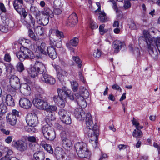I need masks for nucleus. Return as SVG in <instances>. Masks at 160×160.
<instances>
[{"label": "nucleus", "mask_w": 160, "mask_h": 160, "mask_svg": "<svg viewBox=\"0 0 160 160\" xmlns=\"http://www.w3.org/2000/svg\"><path fill=\"white\" fill-rule=\"evenodd\" d=\"M143 33L144 37L141 36L138 38L139 44H140V41L144 39V41L147 44L149 54L154 59H157L158 55L156 48L157 47V48L156 41L158 38H152L148 32L146 30L143 31Z\"/></svg>", "instance_id": "nucleus-1"}, {"label": "nucleus", "mask_w": 160, "mask_h": 160, "mask_svg": "<svg viewBox=\"0 0 160 160\" xmlns=\"http://www.w3.org/2000/svg\"><path fill=\"white\" fill-rule=\"evenodd\" d=\"M50 46L47 48V52L45 51L46 44L44 43H41L40 46L37 45H34L33 46L34 50L37 53H41L45 55L47 54L50 58L54 59L57 57L55 47L60 48L62 46L61 42H58L57 44L55 41L52 42H50Z\"/></svg>", "instance_id": "nucleus-2"}, {"label": "nucleus", "mask_w": 160, "mask_h": 160, "mask_svg": "<svg viewBox=\"0 0 160 160\" xmlns=\"http://www.w3.org/2000/svg\"><path fill=\"white\" fill-rule=\"evenodd\" d=\"M86 123L88 131V135L89 137H92L90 139L92 142V144L93 147L96 146L97 141L99 134L98 126L95 123L94 124L92 117L90 113H88L86 116Z\"/></svg>", "instance_id": "nucleus-3"}, {"label": "nucleus", "mask_w": 160, "mask_h": 160, "mask_svg": "<svg viewBox=\"0 0 160 160\" xmlns=\"http://www.w3.org/2000/svg\"><path fill=\"white\" fill-rule=\"evenodd\" d=\"M58 96H54L53 99L55 103L59 107L63 108L65 105V99L68 98L72 100L74 99V96L72 92L69 90L64 87L62 89L58 88L57 90Z\"/></svg>", "instance_id": "nucleus-4"}, {"label": "nucleus", "mask_w": 160, "mask_h": 160, "mask_svg": "<svg viewBox=\"0 0 160 160\" xmlns=\"http://www.w3.org/2000/svg\"><path fill=\"white\" fill-rule=\"evenodd\" d=\"M21 16V21L22 24L27 28H29L31 25L30 21L33 24V27H35V20L33 17L30 14L28 15V13L26 12L25 8L22 7L14 9Z\"/></svg>", "instance_id": "nucleus-5"}, {"label": "nucleus", "mask_w": 160, "mask_h": 160, "mask_svg": "<svg viewBox=\"0 0 160 160\" xmlns=\"http://www.w3.org/2000/svg\"><path fill=\"white\" fill-rule=\"evenodd\" d=\"M75 148L79 157L82 158H90L91 153L86 143L82 142L77 143L75 145Z\"/></svg>", "instance_id": "nucleus-6"}, {"label": "nucleus", "mask_w": 160, "mask_h": 160, "mask_svg": "<svg viewBox=\"0 0 160 160\" xmlns=\"http://www.w3.org/2000/svg\"><path fill=\"white\" fill-rule=\"evenodd\" d=\"M16 55L21 61L25 59L31 58L34 57L32 52L29 49L25 48L23 51H19L16 53Z\"/></svg>", "instance_id": "nucleus-7"}, {"label": "nucleus", "mask_w": 160, "mask_h": 160, "mask_svg": "<svg viewBox=\"0 0 160 160\" xmlns=\"http://www.w3.org/2000/svg\"><path fill=\"white\" fill-rule=\"evenodd\" d=\"M42 130L43 135L46 139L52 140L55 138V132L50 126L45 125L42 127Z\"/></svg>", "instance_id": "nucleus-8"}, {"label": "nucleus", "mask_w": 160, "mask_h": 160, "mask_svg": "<svg viewBox=\"0 0 160 160\" xmlns=\"http://www.w3.org/2000/svg\"><path fill=\"white\" fill-rule=\"evenodd\" d=\"M35 16L37 22L39 24L45 26L48 23L49 17L47 16L42 17V15L41 14L40 11L37 12Z\"/></svg>", "instance_id": "nucleus-9"}, {"label": "nucleus", "mask_w": 160, "mask_h": 160, "mask_svg": "<svg viewBox=\"0 0 160 160\" xmlns=\"http://www.w3.org/2000/svg\"><path fill=\"white\" fill-rule=\"evenodd\" d=\"M86 115H85V112L83 109L81 108H78L75 109L73 114L79 120H82L84 119L85 117L86 118Z\"/></svg>", "instance_id": "nucleus-10"}, {"label": "nucleus", "mask_w": 160, "mask_h": 160, "mask_svg": "<svg viewBox=\"0 0 160 160\" xmlns=\"http://www.w3.org/2000/svg\"><path fill=\"white\" fill-rule=\"evenodd\" d=\"M19 104L21 108L27 109L30 108L32 105V102L28 99L25 98H20Z\"/></svg>", "instance_id": "nucleus-11"}, {"label": "nucleus", "mask_w": 160, "mask_h": 160, "mask_svg": "<svg viewBox=\"0 0 160 160\" xmlns=\"http://www.w3.org/2000/svg\"><path fill=\"white\" fill-rule=\"evenodd\" d=\"M78 22V17L76 14L72 13L68 17L66 24L68 26L72 27Z\"/></svg>", "instance_id": "nucleus-12"}, {"label": "nucleus", "mask_w": 160, "mask_h": 160, "mask_svg": "<svg viewBox=\"0 0 160 160\" xmlns=\"http://www.w3.org/2000/svg\"><path fill=\"white\" fill-rule=\"evenodd\" d=\"M41 79L43 82L50 85L54 84L56 82L54 78L48 74L47 72L42 75Z\"/></svg>", "instance_id": "nucleus-13"}, {"label": "nucleus", "mask_w": 160, "mask_h": 160, "mask_svg": "<svg viewBox=\"0 0 160 160\" xmlns=\"http://www.w3.org/2000/svg\"><path fill=\"white\" fill-rule=\"evenodd\" d=\"M54 154L58 160H63L65 158V152L60 147H58L56 148L54 151Z\"/></svg>", "instance_id": "nucleus-14"}, {"label": "nucleus", "mask_w": 160, "mask_h": 160, "mask_svg": "<svg viewBox=\"0 0 160 160\" xmlns=\"http://www.w3.org/2000/svg\"><path fill=\"white\" fill-rule=\"evenodd\" d=\"M34 65L38 73L43 75L47 72L45 66L42 62L37 61Z\"/></svg>", "instance_id": "nucleus-15"}, {"label": "nucleus", "mask_w": 160, "mask_h": 160, "mask_svg": "<svg viewBox=\"0 0 160 160\" xmlns=\"http://www.w3.org/2000/svg\"><path fill=\"white\" fill-rule=\"evenodd\" d=\"M27 123L28 125L36 126L38 122V117L35 113H33L26 119Z\"/></svg>", "instance_id": "nucleus-16"}, {"label": "nucleus", "mask_w": 160, "mask_h": 160, "mask_svg": "<svg viewBox=\"0 0 160 160\" xmlns=\"http://www.w3.org/2000/svg\"><path fill=\"white\" fill-rule=\"evenodd\" d=\"M78 104L82 108H84L87 106V103L85 100V98L82 97L79 93L75 94Z\"/></svg>", "instance_id": "nucleus-17"}, {"label": "nucleus", "mask_w": 160, "mask_h": 160, "mask_svg": "<svg viewBox=\"0 0 160 160\" xmlns=\"http://www.w3.org/2000/svg\"><path fill=\"white\" fill-rule=\"evenodd\" d=\"M79 43V39L78 38L74 37L70 40L69 42L66 43L67 47L72 52H74V49L72 48L71 46L73 47H76L77 46Z\"/></svg>", "instance_id": "nucleus-18"}, {"label": "nucleus", "mask_w": 160, "mask_h": 160, "mask_svg": "<svg viewBox=\"0 0 160 160\" xmlns=\"http://www.w3.org/2000/svg\"><path fill=\"white\" fill-rule=\"evenodd\" d=\"M10 86L14 88H19L20 86V80L16 76L12 75L9 78Z\"/></svg>", "instance_id": "nucleus-19"}, {"label": "nucleus", "mask_w": 160, "mask_h": 160, "mask_svg": "<svg viewBox=\"0 0 160 160\" xmlns=\"http://www.w3.org/2000/svg\"><path fill=\"white\" fill-rule=\"evenodd\" d=\"M15 146L18 150L23 152L27 150V144L23 141L21 140L17 141L15 142Z\"/></svg>", "instance_id": "nucleus-20"}, {"label": "nucleus", "mask_w": 160, "mask_h": 160, "mask_svg": "<svg viewBox=\"0 0 160 160\" xmlns=\"http://www.w3.org/2000/svg\"><path fill=\"white\" fill-rule=\"evenodd\" d=\"M54 68L56 70L58 74L57 77L60 81H62L63 79V77L67 75V72L61 69L59 66L57 65L54 67Z\"/></svg>", "instance_id": "nucleus-21"}, {"label": "nucleus", "mask_w": 160, "mask_h": 160, "mask_svg": "<svg viewBox=\"0 0 160 160\" xmlns=\"http://www.w3.org/2000/svg\"><path fill=\"white\" fill-rule=\"evenodd\" d=\"M20 90L21 93L25 95H28L30 93L31 88L26 83H23L20 84Z\"/></svg>", "instance_id": "nucleus-22"}, {"label": "nucleus", "mask_w": 160, "mask_h": 160, "mask_svg": "<svg viewBox=\"0 0 160 160\" xmlns=\"http://www.w3.org/2000/svg\"><path fill=\"white\" fill-rule=\"evenodd\" d=\"M113 48H114V52L118 53L122 48H124L125 46L124 42H121L118 40H116L113 42Z\"/></svg>", "instance_id": "nucleus-23"}, {"label": "nucleus", "mask_w": 160, "mask_h": 160, "mask_svg": "<svg viewBox=\"0 0 160 160\" xmlns=\"http://www.w3.org/2000/svg\"><path fill=\"white\" fill-rule=\"evenodd\" d=\"M40 98H42V97L41 96V94H39L38 98H34L33 101V103L36 107L39 109H41L42 108V103H43V101Z\"/></svg>", "instance_id": "nucleus-24"}, {"label": "nucleus", "mask_w": 160, "mask_h": 160, "mask_svg": "<svg viewBox=\"0 0 160 160\" xmlns=\"http://www.w3.org/2000/svg\"><path fill=\"white\" fill-rule=\"evenodd\" d=\"M55 119L54 114L52 112H49L48 114L46 115L45 118V120L47 123L48 126H50L52 125V121Z\"/></svg>", "instance_id": "nucleus-25"}, {"label": "nucleus", "mask_w": 160, "mask_h": 160, "mask_svg": "<svg viewBox=\"0 0 160 160\" xmlns=\"http://www.w3.org/2000/svg\"><path fill=\"white\" fill-rule=\"evenodd\" d=\"M7 122L11 125H14L16 122L17 118L16 116L12 113H9L7 116Z\"/></svg>", "instance_id": "nucleus-26"}, {"label": "nucleus", "mask_w": 160, "mask_h": 160, "mask_svg": "<svg viewBox=\"0 0 160 160\" xmlns=\"http://www.w3.org/2000/svg\"><path fill=\"white\" fill-rule=\"evenodd\" d=\"M40 13L42 15H44V16H48L51 18H52L54 16L52 11L49 8L46 7Z\"/></svg>", "instance_id": "nucleus-27"}, {"label": "nucleus", "mask_w": 160, "mask_h": 160, "mask_svg": "<svg viewBox=\"0 0 160 160\" xmlns=\"http://www.w3.org/2000/svg\"><path fill=\"white\" fill-rule=\"evenodd\" d=\"M62 144L63 147L66 149H68L72 145L71 141L68 139L64 138L62 140Z\"/></svg>", "instance_id": "nucleus-28"}, {"label": "nucleus", "mask_w": 160, "mask_h": 160, "mask_svg": "<svg viewBox=\"0 0 160 160\" xmlns=\"http://www.w3.org/2000/svg\"><path fill=\"white\" fill-rule=\"evenodd\" d=\"M33 157L36 160H44L45 158L44 153L41 151L36 152L34 154Z\"/></svg>", "instance_id": "nucleus-29"}, {"label": "nucleus", "mask_w": 160, "mask_h": 160, "mask_svg": "<svg viewBox=\"0 0 160 160\" xmlns=\"http://www.w3.org/2000/svg\"><path fill=\"white\" fill-rule=\"evenodd\" d=\"M5 99L6 103L8 105L10 106H14L15 105L14 100L12 96L8 94L6 96Z\"/></svg>", "instance_id": "nucleus-30"}, {"label": "nucleus", "mask_w": 160, "mask_h": 160, "mask_svg": "<svg viewBox=\"0 0 160 160\" xmlns=\"http://www.w3.org/2000/svg\"><path fill=\"white\" fill-rule=\"evenodd\" d=\"M28 72L29 75L31 77L34 78L38 75V72L34 65L28 68Z\"/></svg>", "instance_id": "nucleus-31"}, {"label": "nucleus", "mask_w": 160, "mask_h": 160, "mask_svg": "<svg viewBox=\"0 0 160 160\" xmlns=\"http://www.w3.org/2000/svg\"><path fill=\"white\" fill-rule=\"evenodd\" d=\"M79 92L80 95L84 98H88L89 95V93L88 90L84 87H81L79 88Z\"/></svg>", "instance_id": "nucleus-32"}, {"label": "nucleus", "mask_w": 160, "mask_h": 160, "mask_svg": "<svg viewBox=\"0 0 160 160\" xmlns=\"http://www.w3.org/2000/svg\"><path fill=\"white\" fill-rule=\"evenodd\" d=\"M41 144L42 146L50 154L53 153V150L50 144L47 143L43 144L42 142Z\"/></svg>", "instance_id": "nucleus-33"}, {"label": "nucleus", "mask_w": 160, "mask_h": 160, "mask_svg": "<svg viewBox=\"0 0 160 160\" xmlns=\"http://www.w3.org/2000/svg\"><path fill=\"white\" fill-rule=\"evenodd\" d=\"M70 115V113L67 114L63 118H62L61 119V121L66 124H70L71 123V120Z\"/></svg>", "instance_id": "nucleus-34"}, {"label": "nucleus", "mask_w": 160, "mask_h": 160, "mask_svg": "<svg viewBox=\"0 0 160 160\" xmlns=\"http://www.w3.org/2000/svg\"><path fill=\"white\" fill-rule=\"evenodd\" d=\"M18 88H14L11 86H8V87L7 91L8 94L12 97L14 96L16 94V89Z\"/></svg>", "instance_id": "nucleus-35"}, {"label": "nucleus", "mask_w": 160, "mask_h": 160, "mask_svg": "<svg viewBox=\"0 0 160 160\" xmlns=\"http://www.w3.org/2000/svg\"><path fill=\"white\" fill-rule=\"evenodd\" d=\"M23 3V0H14L13 2V5L14 9L22 6Z\"/></svg>", "instance_id": "nucleus-36"}, {"label": "nucleus", "mask_w": 160, "mask_h": 160, "mask_svg": "<svg viewBox=\"0 0 160 160\" xmlns=\"http://www.w3.org/2000/svg\"><path fill=\"white\" fill-rule=\"evenodd\" d=\"M34 31L37 35L41 36L43 33L44 29L41 26H37L35 28Z\"/></svg>", "instance_id": "nucleus-37"}, {"label": "nucleus", "mask_w": 160, "mask_h": 160, "mask_svg": "<svg viewBox=\"0 0 160 160\" xmlns=\"http://www.w3.org/2000/svg\"><path fill=\"white\" fill-rule=\"evenodd\" d=\"M99 14L100 15L99 16V19L101 22H104L107 21V18L106 16V14L104 11H100Z\"/></svg>", "instance_id": "nucleus-38"}, {"label": "nucleus", "mask_w": 160, "mask_h": 160, "mask_svg": "<svg viewBox=\"0 0 160 160\" xmlns=\"http://www.w3.org/2000/svg\"><path fill=\"white\" fill-rule=\"evenodd\" d=\"M142 132L139 130L134 129L132 133L133 136L137 138L142 137Z\"/></svg>", "instance_id": "nucleus-39"}, {"label": "nucleus", "mask_w": 160, "mask_h": 160, "mask_svg": "<svg viewBox=\"0 0 160 160\" xmlns=\"http://www.w3.org/2000/svg\"><path fill=\"white\" fill-rule=\"evenodd\" d=\"M36 126H30L28 125L25 127V129L28 132L30 133H33L35 131V128L34 127Z\"/></svg>", "instance_id": "nucleus-40"}, {"label": "nucleus", "mask_w": 160, "mask_h": 160, "mask_svg": "<svg viewBox=\"0 0 160 160\" xmlns=\"http://www.w3.org/2000/svg\"><path fill=\"white\" fill-rule=\"evenodd\" d=\"M69 112H67L63 109H60L58 112V114L60 116V119H62V118H63L64 117L66 116V115L69 114Z\"/></svg>", "instance_id": "nucleus-41"}, {"label": "nucleus", "mask_w": 160, "mask_h": 160, "mask_svg": "<svg viewBox=\"0 0 160 160\" xmlns=\"http://www.w3.org/2000/svg\"><path fill=\"white\" fill-rule=\"evenodd\" d=\"M72 87V90L74 92H76L78 89V83L75 81L71 82Z\"/></svg>", "instance_id": "nucleus-42"}, {"label": "nucleus", "mask_w": 160, "mask_h": 160, "mask_svg": "<svg viewBox=\"0 0 160 160\" xmlns=\"http://www.w3.org/2000/svg\"><path fill=\"white\" fill-rule=\"evenodd\" d=\"M90 27L92 29H94L97 28L98 27V25L95 22H94L92 19H90L89 21Z\"/></svg>", "instance_id": "nucleus-43"}, {"label": "nucleus", "mask_w": 160, "mask_h": 160, "mask_svg": "<svg viewBox=\"0 0 160 160\" xmlns=\"http://www.w3.org/2000/svg\"><path fill=\"white\" fill-rule=\"evenodd\" d=\"M28 35L30 38L32 40L36 41H38V40L36 37L33 31L30 29L28 30Z\"/></svg>", "instance_id": "nucleus-44"}, {"label": "nucleus", "mask_w": 160, "mask_h": 160, "mask_svg": "<svg viewBox=\"0 0 160 160\" xmlns=\"http://www.w3.org/2000/svg\"><path fill=\"white\" fill-rule=\"evenodd\" d=\"M7 106L3 104H1L0 105V113L4 114L7 111Z\"/></svg>", "instance_id": "nucleus-45"}, {"label": "nucleus", "mask_w": 160, "mask_h": 160, "mask_svg": "<svg viewBox=\"0 0 160 160\" xmlns=\"http://www.w3.org/2000/svg\"><path fill=\"white\" fill-rule=\"evenodd\" d=\"M16 68L18 71L20 72L22 71L24 69L23 64L21 62L18 63L17 65Z\"/></svg>", "instance_id": "nucleus-46"}, {"label": "nucleus", "mask_w": 160, "mask_h": 160, "mask_svg": "<svg viewBox=\"0 0 160 160\" xmlns=\"http://www.w3.org/2000/svg\"><path fill=\"white\" fill-rule=\"evenodd\" d=\"M73 59L77 64L78 68H80L82 66L81 62L78 57H73Z\"/></svg>", "instance_id": "nucleus-47"}, {"label": "nucleus", "mask_w": 160, "mask_h": 160, "mask_svg": "<svg viewBox=\"0 0 160 160\" xmlns=\"http://www.w3.org/2000/svg\"><path fill=\"white\" fill-rule=\"evenodd\" d=\"M49 104L48 102L43 101V103H42L41 109L46 110L47 111L48 108H49Z\"/></svg>", "instance_id": "nucleus-48"}, {"label": "nucleus", "mask_w": 160, "mask_h": 160, "mask_svg": "<svg viewBox=\"0 0 160 160\" xmlns=\"http://www.w3.org/2000/svg\"><path fill=\"white\" fill-rule=\"evenodd\" d=\"M7 153L6 155H7L8 157H9L10 155H11L13 153V151L12 150L9 149L8 148L5 147L4 148V152L3 153Z\"/></svg>", "instance_id": "nucleus-49"}, {"label": "nucleus", "mask_w": 160, "mask_h": 160, "mask_svg": "<svg viewBox=\"0 0 160 160\" xmlns=\"http://www.w3.org/2000/svg\"><path fill=\"white\" fill-rule=\"evenodd\" d=\"M7 67L4 63L0 62V76L1 75L2 71L4 70H7Z\"/></svg>", "instance_id": "nucleus-50"}, {"label": "nucleus", "mask_w": 160, "mask_h": 160, "mask_svg": "<svg viewBox=\"0 0 160 160\" xmlns=\"http://www.w3.org/2000/svg\"><path fill=\"white\" fill-rule=\"evenodd\" d=\"M101 55V51L98 49L95 50L93 53V56L95 58H99Z\"/></svg>", "instance_id": "nucleus-51"}, {"label": "nucleus", "mask_w": 160, "mask_h": 160, "mask_svg": "<svg viewBox=\"0 0 160 160\" xmlns=\"http://www.w3.org/2000/svg\"><path fill=\"white\" fill-rule=\"evenodd\" d=\"M57 109V108L56 106L50 105H49V108H48L47 111L49 112H54L56 111Z\"/></svg>", "instance_id": "nucleus-52"}, {"label": "nucleus", "mask_w": 160, "mask_h": 160, "mask_svg": "<svg viewBox=\"0 0 160 160\" xmlns=\"http://www.w3.org/2000/svg\"><path fill=\"white\" fill-rule=\"evenodd\" d=\"M134 54L137 57L139 56L140 55V51L139 48H135L133 50Z\"/></svg>", "instance_id": "nucleus-53"}, {"label": "nucleus", "mask_w": 160, "mask_h": 160, "mask_svg": "<svg viewBox=\"0 0 160 160\" xmlns=\"http://www.w3.org/2000/svg\"><path fill=\"white\" fill-rule=\"evenodd\" d=\"M131 6V5L129 1H126L125 2L124 5V7L126 9H128Z\"/></svg>", "instance_id": "nucleus-54"}, {"label": "nucleus", "mask_w": 160, "mask_h": 160, "mask_svg": "<svg viewBox=\"0 0 160 160\" xmlns=\"http://www.w3.org/2000/svg\"><path fill=\"white\" fill-rule=\"evenodd\" d=\"M56 36L58 37L59 38H62L64 37L63 33L58 30H56Z\"/></svg>", "instance_id": "nucleus-55"}, {"label": "nucleus", "mask_w": 160, "mask_h": 160, "mask_svg": "<svg viewBox=\"0 0 160 160\" xmlns=\"http://www.w3.org/2000/svg\"><path fill=\"white\" fill-rule=\"evenodd\" d=\"M27 140L31 142H35L36 141V138L34 136H29L27 138Z\"/></svg>", "instance_id": "nucleus-56"}, {"label": "nucleus", "mask_w": 160, "mask_h": 160, "mask_svg": "<svg viewBox=\"0 0 160 160\" xmlns=\"http://www.w3.org/2000/svg\"><path fill=\"white\" fill-rule=\"evenodd\" d=\"M0 9L2 12L5 13L7 10L4 4L2 3H0Z\"/></svg>", "instance_id": "nucleus-57"}, {"label": "nucleus", "mask_w": 160, "mask_h": 160, "mask_svg": "<svg viewBox=\"0 0 160 160\" xmlns=\"http://www.w3.org/2000/svg\"><path fill=\"white\" fill-rule=\"evenodd\" d=\"M8 28L4 26L1 25L0 26V31L2 32H6L8 31Z\"/></svg>", "instance_id": "nucleus-58"}, {"label": "nucleus", "mask_w": 160, "mask_h": 160, "mask_svg": "<svg viewBox=\"0 0 160 160\" xmlns=\"http://www.w3.org/2000/svg\"><path fill=\"white\" fill-rule=\"evenodd\" d=\"M105 27V25L103 24H102V25H100L99 26V30L100 32V34L101 35L103 34L104 33V28Z\"/></svg>", "instance_id": "nucleus-59"}, {"label": "nucleus", "mask_w": 160, "mask_h": 160, "mask_svg": "<svg viewBox=\"0 0 160 160\" xmlns=\"http://www.w3.org/2000/svg\"><path fill=\"white\" fill-rule=\"evenodd\" d=\"M4 60L7 62H10L11 60V58L10 55L8 53L5 54L4 57Z\"/></svg>", "instance_id": "nucleus-60"}, {"label": "nucleus", "mask_w": 160, "mask_h": 160, "mask_svg": "<svg viewBox=\"0 0 160 160\" xmlns=\"http://www.w3.org/2000/svg\"><path fill=\"white\" fill-rule=\"evenodd\" d=\"M62 11L58 8H56L54 9V13L56 15H59L62 13Z\"/></svg>", "instance_id": "nucleus-61"}, {"label": "nucleus", "mask_w": 160, "mask_h": 160, "mask_svg": "<svg viewBox=\"0 0 160 160\" xmlns=\"http://www.w3.org/2000/svg\"><path fill=\"white\" fill-rule=\"evenodd\" d=\"M112 88L113 89L116 90H120V92L122 91V89L117 84H114L112 86Z\"/></svg>", "instance_id": "nucleus-62"}, {"label": "nucleus", "mask_w": 160, "mask_h": 160, "mask_svg": "<svg viewBox=\"0 0 160 160\" xmlns=\"http://www.w3.org/2000/svg\"><path fill=\"white\" fill-rule=\"evenodd\" d=\"M12 136H8L5 139V141L8 143H10L12 141Z\"/></svg>", "instance_id": "nucleus-63"}, {"label": "nucleus", "mask_w": 160, "mask_h": 160, "mask_svg": "<svg viewBox=\"0 0 160 160\" xmlns=\"http://www.w3.org/2000/svg\"><path fill=\"white\" fill-rule=\"evenodd\" d=\"M157 48L160 54V37H159L157 41Z\"/></svg>", "instance_id": "nucleus-64"}]
</instances>
